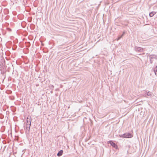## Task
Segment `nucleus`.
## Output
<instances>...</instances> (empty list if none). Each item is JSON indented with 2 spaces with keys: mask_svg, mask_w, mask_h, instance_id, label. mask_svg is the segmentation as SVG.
<instances>
[{
  "mask_svg": "<svg viewBox=\"0 0 157 157\" xmlns=\"http://www.w3.org/2000/svg\"><path fill=\"white\" fill-rule=\"evenodd\" d=\"M121 137L125 138H130L132 137V135L129 133H126L124 134L119 135Z\"/></svg>",
  "mask_w": 157,
  "mask_h": 157,
  "instance_id": "nucleus-1",
  "label": "nucleus"
},
{
  "mask_svg": "<svg viewBox=\"0 0 157 157\" xmlns=\"http://www.w3.org/2000/svg\"><path fill=\"white\" fill-rule=\"evenodd\" d=\"M135 50L138 52H142L144 51V49L143 48L139 47H135Z\"/></svg>",
  "mask_w": 157,
  "mask_h": 157,
  "instance_id": "nucleus-2",
  "label": "nucleus"
},
{
  "mask_svg": "<svg viewBox=\"0 0 157 157\" xmlns=\"http://www.w3.org/2000/svg\"><path fill=\"white\" fill-rule=\"evenodd\" d=\"M27 123H28V125L29 127H30L31 122V118L30 116H28L27 118Z\"/></svg>",
  "mask_w": 157,
  "mask_h": 157,
  "instance_id": "nucleus-3",
  "label": "nucleus"
},
{
  "mask_svg": "<svg viewBox=\"0 0 157 157\" xmlns=\"http://www.w3.org/2000/svg\"><path fill=\"white\" fill-rule=\"evenodd\" d=\"M149 57V59H157V56L155 55H151L147 56Z\"/></svg>",
  "mask_w": 157,
  "mask_h": 157,
  "instance_id": "nucleus-4",
  "label": "nucleus"
},
{
  "mask_svg": "<svg viewBox=\"0 0 157 157\" xmlns=\"http://www.w3.org/2000/svg\"><path fill=\"white\" fill-rule=\"evenodd\" d=\"M109 143L115 149H117V145L114 142H113L111 141H110L109 142Z\"/></svg>",
  "mask_w": 157,
  "mask_h": 157,
  "instance_id": "nucleus-5",
  "label": "nucleus"
},
{
  "mask_svg": "<svg viewBox=\"0 0 157 157\" xmlns=\"http://www.w3.org/2000/svg\"><path fill=\"white\" fill-rule=\"evenodd\" d=\"M156 13V12L155 11L151 12L149 13V16L151 17H152Z\"/></svg>",
  "mask_w": 157,
  "mask_h": 157,
  "instance_id": "nucleus-6",
  "label": "nucleus"
},
{
  "mask_svg": "<svg viewBox=\"0 0 157 157\" xmlns=\"http://www.w3.org/2000/svg\"><path fill=\"white\" fill-rule=\"evenodd\" d=\"M63 153V151L62 150H60L57 154V155L58 156H60L62 155Z\"/></svg>",
  "mask_w": 157,
  "mask_h": 157,
  "instance_id": "nucleus-7",
  "label": "nucleus"
},
{
  "mask_svg": "<svg viewBox=\"0 0 157 157\" xmlns=\"http://www.w3.org/2000/svg\"><path fill=\"white\" fill-rule=\"evenodd\" d=\"M154 71L155 75L157 76V66L154 68Z\"/></svg>",
  "mask_w": 157,
  "mask_h": 157,
  "instance_id": "nucleus-8",
  "label": "nucleus"
},
{
  "mask_svg": "<svg viewBox=\"0 0 157 157\" xmlns=\"http://www.w3.org/2000/svg\"><path fill=\"white\" fill-rule=\"evenodd\" d=\"M152 94V93H151V92H150V91L148 92L147 93V95L148 96H151Z\"/></svg>",
  "mask_w": 157,
  "mask_h": 157,
  "instance_id": "nucleus-9",
  "label": "nucleus"
},
{
  "mask_svg": "<svg viewBox=\"0 0 157 157\" xmlns=\"http://www.w3.org/2000/svg\"><path fill=\"white\" fill-rule=\"evenodd\" d=\"M123 34L121 36H119L118 38H117V40H119L120 38H121L122 36H123Z\"/></svg>",
  "mask_w": 157,
  "mask_h": 157,
  "instance_id": "nucleus-10",
  "label": "nucleus"
},
{
  "mask_svg": "<svg viewBox=\"0 0 157 157\" xmlns=\"http://www.w3.org/2000/svg\"><path fill=\"white\" fill-rule=\"evenodd\" d=\"M26 128L27 129V128H29V129L30 128V127L29 126V125H28V123L26 124Z\"/></svg>",
  "mask_w": 157,
  "mask_h": 157,
  "instance_id": "nucleus-11",
  "label": "nucleus"
},
{
  "mask_svg": "<svg viewBox=\"0 0 157 157\" xmlns=\"http://www.w3.org/2000/svg\"><path fill=\"white\" fill-rule=\"evenodd\" d=\"M152 59H150V61L151 64H152L153 63V60Z\"/></svg>",
  "mask_w": 157,
  "mask_h": 157,
  "instance_id": "nucleus-12",
  "label": "nucleus"
}]
</instances>
